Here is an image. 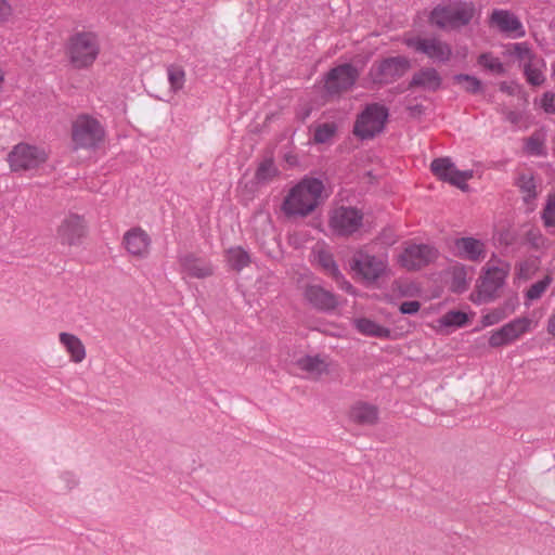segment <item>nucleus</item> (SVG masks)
I'll return each mask as SVG.
<instances>
[{
    "label": "nucleus",
    "mask_w": 555,
    "mask_h": 555,
    "mask_svg": "<svg viewBox=\"0 0 555 555\" xmlns=\"http://www.w3.org/2000/svg\"><path fill=\"white\" fill-rule=\"evenodd\" d=\"M509 272V266L502 267L491 266L483 267L482 274L477 284V294L475 302L488 304L494 301L499 296V291L505 284V280Z\"/></svg>",
    "instance_id": "obj_9"
},
{
    "label": "nucleus",
    "mask_w": 555,
    "mask_h": 555,
    "mask_svg": "<svg viewBox=\"0 0 555 555\" xmlns=\"http://www.w3.org/2000/svg\"><path fill=\"white\" fill-rule=\"evenodd\" d=\"M518 186L525 194L524 199L529 202L537 196L534 179L531 176L522 175L518 180Z\"/></svg>",
    "instance_id": "obj_40"
},
{
    "label": "nucleus",
    "mask_w": 555,
    "mask_h": 555,
    "mask_svg": "<svg viewBox=\"0 0 555 555\" xmlns=\"http://www.w3.org/2000/svg\"><path fill=\"white\" fill-rule=\"evenodd\" d=\"M124 246L129 254L138 258L149 255L151 238L141 228H132L124 234Z\"/></svg>",
    "instance_id": "obj_21"
},
{
    "label": "nucleus",
    "mask_w": 555,
    "mask_h": 555,
    "mask_svg": "<svg viewBox=\"0 0 555 555\" xmlns=\"http://www.w3.org/2000/svg\"><path fill=\"white\" fill-rule=\"evenodd\" d=\"M541 108L546 114H555V93L546 91L541 98Z\"/></svg>",
    "instance_id": "obj_43"
},
{
    "label": "nucleus",
    "mask_w": 555,
    "mask_h": 555,
    "mask_svg": "<svg viewBox=\"0 0 555 555\" xmlns=\"http://www.w3.org/2000/svg\"><path fill=\"white\" fill-rule=\"evenodd\" d=\"M478 63L496 74H503L505 72L502 62L498 57L492 56L491 53L480 54L478 57Z\"/></svg>",
    "instance_id": "obj_38"
},
{
    "label": "nucleus",
    "mask_w": 555,
    "mask_h": 555,
    "mask_svg": "<svg viewBox=\"0 0 555 555\" xmlns=\"http://www.w3.org/2000/svg\"><path fill=\"white\" fill-rule=\"evenodd\" d=\"M467 322V314L457 311V310H451L447 312L442 318L440 319V324L443 326H455L461 327L465 325Z\"/></svg>",
    "instance_id": "obj_35"
},
{
    "label": "nucleus",
    "mask_w": 555,
    "mask_h": 555,
    "mask_svg": "<svg viewBox=\"0 0 555 555\" xmlns=\"http://www.w3.org/2000/svg\"><path fill=\"white\" fill-rule=\"evenodd\" d=\"M357 331L363 335L378 338H388L390 336V330L382 326L373 320L366 318H360L354 321Z\"/></svg>",
    "instance_id": "obj_27"
},
{
    "label": "nucleus",
    "mask_w": 555,
    "mask_h": 555,
    "mask_svg": "<svg viewBox=\"0 0 555 555\" xmlns=\"http://www.w3.org/2000/svg\"><path fill=\"white\" fill-rule=\"evenodd\" d=\"M430 170L439 180L461 190H466V181L473 178L472 170H459L449 157L435 158L430 164Z\"/></svg>",
    "instance_id": "obj_15"
},
{
    "label": "nucleus",
    "mask_w": 555,
    "mask_h": 555,
    "mask_svg": "<svg viewBox=\"0 0 555 555\" xmlns=\"http://www.w3.org/2000/svg\"><path fill=\"white\" fill-rule=\"evenodd\" d=\"M469 268L463 263H455L450 268L451 274V291L453 293L462 294L468 289L469 280L468 278Z\"/></svg>",
    "instance_id": "obj_26"
},
{
    "label": "nucleus",
    "mask_w": 555,
    "mask_h": 555,
    "mask_svg": "<svg viewBox=\"0 0 555 555\" xmlns=\"http://www.w3.org/2000/svg\"><path fill=\"white\" fill-rule=\"evenodd\" d=\"M337 127L334 122H324L319 125L313 134L315 143L323 144L328 142L336 133Z\"/></svg>",
    "instance_id": "obj_33"
},
{
    "label": "nucleus",
    "mask_w": 555,
    "mask_h": 555,
    "mask_svg": "<svg viewBox=\"0 0 555 555\" xmlns=\"http://www.w3.org/2000/svg\"><path fill=\"white\" fill-rule=\"evenodd\" d=\"M522 69L526 80L529 85L538 87L544 83V70L546 69V64L545 61L539 55L524 64Z\"/></svg>",
    "instance_id": "obj_25"
},
{
    "label": "nucleus",
    "mask_w": 555,
    "mask_h": 555,
    "mask_svg": "<svg viewBox=\"0 0 555 555\" xmlns=\"http://www.w3.org/2000/svg\"><path fill=\"white\" fill-rule=\"evenodd\" d=\"M317 260L323 271L332 279H341V272L334 259V256L330 251L320 249L317 253Z\"/></svg>",
    "instance_id": "obj_28"
},
{
    "label": "nucleus",
    "mask_w": 555,
    "mask_h": 555,
    "mask_svg": "<svg viewBox=\"0 0 555 555\" xmlns=\"http://www.w3.org/2000/svg\"><path fill=\"white\" fill-rule=\"evenodd\" d=\"M363 224V214L356 207L340 206L333 210L330 227L339 236H350Z\"/></svg>",
    "instance_id": "obj_12"
},
{
    "label": "nucleus",
    "mask_w": 555,
    "mask_h": 555,
    "mask_svg": "<svg viewBox=\"0 0 555 555\" xmlns=\"http://www.w3.org/2000/svg\"><path fill=\"white\" fill-rule=\"evenodd\" d=\"M228 262L232 269L241 271L250 262V257L242 247H232L227 253Z\"/></svg>",
    "instance_id": "obj_31"
},
{
    "label": "nucleus",
    "mask_w": 555,
    "mask_h": 555,
    "mask_svg": "<svg viewBox=\"0 0 555 555\" xmlns=\"http://www.w3.org/2000/svg\"><path fill=\"white\" fill-rule=\"evenodd\" d=\"M506 318V312H505V308H495L493 309L492 311H490L489 313L485 314L482 317V324L485 326H491V325H494L496 323H499L500 321L504 320Z\"/></svg>",
    "instance_id": "obj_42"
},
{
    "label": "nucleus",
    "mask_w": 555,
    "mask_h": 555,
    "mask_svg": "<svg viewBox=\"0 0 555 555\" xmlns=\"http://www.w3.org/2000/svg\"><path fill=\"white\" fill-rule=\"evenodd\" d=\"M388 116L389 112L385 105L378 103L366 105L354 122V134L362 140L374 138L384 130Z\"/></svg>",
    "instance_id": "obj_7"
},
{
    "label": "nucleus",
    "mask_w": 555,
    "mask_h": 555,
    "mask_svg": "<svg viewBox=\"0 0 555 555\" xmlns=\"http://www.w3.org/2000/svg\"><path fill=\"white\" fill-rule=\"evenodd\" d=\"M453 254L472 262H480L487 257L486 243L473 236L455 238Z\"/></svg>",
    "instance_id": "obj_17"
},
{
    "label": "nucleus",
    "mask_w": 555,
    "mask_h": 555,
    "mask_svg": "<svg viewBox=\"0 0 555 555\" xmlns=\"http://www.w3.org/2000/svg\"><path fill=\"white\" fill-rule=\"evenodd\" d=\"M438 250L428 244H410L399 256V263L406 270H418L438 258Z\"/></svg>",
    "instance_id": "obj_14"
},
{
    "label": "nucleus",
    "mask_w": 555,
    "mask_h": 555,
    "mask_svg": "<svg viewBox=\"0 0 555 555\" xmlns=\"http://www.w3.org/2000/svg\"><path fill=\"white\" fill-rule=\"evenodd\" d=\"M182 271L191 278L205 279L214 274L210 262L197 258L193 254H186L179 258Z\"/></svg>",
    "instance_id": "obj_22"
},
{
    "label": "nucleus",
    "mask_w": 555,
    "mask_h": 555,
    "mask_svg": "<svg viewBox=\"0 0 555 555\" xmlns=\"http://www.w3.org/2000/svg\"><path fill=\"white\" fill-rule=\"evenodd\" d=\"M279 175V170L274 165L273 159L267 158L261 162L256 170L255 179L259 184H266L273 180Z\"/></svg>",
    "instance_id": "obj_30"
},
{
    "label": "nucleus",
    "mask_w": 555,
    "mask_h": 555,
    "mask_svg": "<svg viewBox=\"0 0 555 555\" xmlns=\"http://www.w3.org/2000/svg\"><path fill=\"white\" fill-rule=\"evenodd\" d=\"M105 130L100 121L89 115H79L72 127V139L76 149H95L104 140Z\"/></svg>",
    "instance_id": "obj_6"
},
{
    "label": "nucleus",
    "mask_w": 555,
    "mask_h": 555,
    "mask_svg": "<svg viewBox=\"0 0 555 555\" xmlns=\"http://www.w3.org/2000/svg\"><path fill=\"white\" fill-rule=\"evenodd\" d=\"M408 109H409L411 116H414V117L420 116L424 113V106L421 104L409 106Z\"/></svg>",
    "instance_id": "obj_50"
},
{
    "label": "nucleus",
    "mask_w": 555,
    "mask_h": 555,
    "mask_svg": "<svg viewBox=\"0 0 555 555\" xmlns=\"http://www.w3.org/2000/svg\"><path fill=\"white\" fill-rule=\"evenodd\" d=\"M62 479L66 482L68 489L74 488L78 483L76 476L69 472L63 473Z\"/></svg>",
    "instance_id": "obj_49"
},
{
    "label": "nucleus",
    "mask_w": 555,
    "mask_h": 555,
    "mask_svg": "<svg viewBox=\"0 0 555 555\" xmlns=\"http://www.w3.org/2000/svg\"><path fill=\"white\" fill-rule=\"evenodd\" d=\"M512 47V54L521 63V66H524V64H526L529 60L531 61L533 57L538 56V54L531 50L529 43L527 42H517Z\"/></svg>",
    "instance_id": "obj_34"
},
{
    "label": "nucleus",
    "mask_w": 555,
    "mask_h": 555,
    "mask_svg": "<svg viewBox=\"0 0 555 555\" xmlns=\"http://www.w3.org/2000/svg\"><path fill=\"white\" fill-rule=\"evenodd\" d=\"M410 68L411 61L406 56H389L375 61L367 72L366 79L373 86H386L402 78Z\"/></svg>",
    "instance_id": "obj_5"
},
{
    "label": "nucleus",
    "mask_w": 555,
    "mask_h": 555,
    "mask_svg": "<svg viewBox=\"0 0 555 555\" xmlns=\"http://www.w3.org/2000/svg\"><path fill=\"white\" fill-rule=\"evenodd\" d=\"M420 308H421L420 301L410 300V301H403L399 307V311L402 314H415L418 312Z\"/></svg>",
    "instance_id": "obj_44"
},
{
    "label": "nucleus",
    "mask_w": 555,
    "mask_h": 555,
    "mask_svg": "<svg viewBox=\"0 0 555 555\" xmlns=\"http://www.w3.org/2000/svg\"><path fill=\"white\" fill-rule=\"evenodd\" d=\"M323 191L322 180L305 177L284 197L281 210L288 218L307 217L320 205Z\"/></svg>",
    "instance_id": "obj_1"
},
{
    "label": "nucleus",
    "mask_w": 555,
    "mask_h": 555,
    "mask_svg": "<svg viewBox=\"0 0 555 555\" xmlns=\"http://www.w3.org/2000/svg\"><path fill=\"white\" fill-rule=\"evenodd\" d=\"M552 279L548 275H545L542 280L533 283L528 291L526 292V297L529 300H537L541 298V296L548 288Z\"/></svg>",
    "instance_id": "obj_36"
},
{
    "label": "nucleus",
    "mask_w": 555,
    "mask_h": 555,
    "mask_svg": "<svg viewBox=\"0 0 555 555\" xmlns=\"http://www.w3.org/2000/svg\"><path fill=\"white\" fill-rule=\"evenodd\" d=\"M300 370L306 371L312 375L320 376L327 371V366L319 356H306L297 361Z\"/></svg>",
    "instance_id": "obj_29"
},
{
    "label": "nucleus",
    "mask_w": 555,
    "mask_h": 555,
    "mask_svg": "<svg viewBox=\"0 0 555 555\" xmlns=\"http://www.w3.org/2000/svg\"><path fill=\"white\" fill-rule=\"evenodd\" d=\"M12 14V8L7 0H0V23H4Z\"/></svg>",
    "instance_id": "obj_46"
},
{
    "label": "nucleus",
    "mask_w": 555,
    "mask_h": 555,
    "mask_svg": "<svg viewBox=\"0 0 555 555\" xmlns=\"http://www.w3.org/2000/svg\"><path fill=\"white\" fill-rule=\"evenodd\" d=\"M542 220L545 227H555V193L548 194L542 211Z\"/></svg>",
    "instance_id": "obj_41"
},
{
    "label": "nucleus",
    "mask_w": 555,
    "mask_h": 555,
    "mask_svg": "<svg viewBox=\"0 0 555 555\" xmlns=\"http://www.w3.org/2000/svg\"><path fill=\"white\" fill-rule=\"evenodd\" d=\"M354 276L367 285L388 275L389 264L386 255H374L366 249H357L349 260Z\"/></svg>",
    "instance_id": "obj_4"
},
{
    "label": "nucleus",
    "mask_w": 555,
    "mask_h": 555,
    "mask_svg": "<svg viewBox=\"0 0 555 555\" xmlns=\"http://www.w3.org/2000/svg\"><path fill=\"white\" fill-rule=\"evenodd\" d=\"M340 289L345 291L346 293L350 295H356L357 291L356 287L345 279L344 274L341 273V279H333Z\"/></svg>",
    "instance_id": "obj_45"
},
{
    "label": "nucleus",
    "mask_w": 555,
    "mask_h": 555,
    "mask_svg": "<svg viewBox=\"0 0 555 555\" xmlns=\"http://www.w3.org/2000/svg\"><path fill=\"white\" fill-rule=\"evenodd\" d=\"M547 331L555 336V314L548 320Z\"/></svg>",
    "instance_id": "obj_51"
},
{
    "label": "nucleus",
    "mask_w": 555,
    "mask_h": 555,
    "mask_svg": "<svg viewBox=\"0 0 555 555\" xmlns=\"http://www.w3.org/2000/svg\"><path fill=\"white\" fill-rule=\"evenodd\" d=\"M442 77L434 67H422L416 70L409 82L408 89H420L426 92H436L441 88Z\"/></svg>",
    "instance_id": "obj_20"
},
{
    "label": "nucleus",
    "mask_w": 555,
    "mask_h": 555,
    "mask_svg": "<svg viewBox=\"0 0 555 555\" xmlns=\"http://www.w3.org/2000/svg\"><path fill=\"white\" fill-rule=\"evenodd\" d=\"M525 150L529 155L533 156H545L546 151L544 147V142L538 134H532L526 141Z\"/></svg>",
    "instance_id": "obj_37"
},
{
    "label": "nucleus",
    "mask_w": 555,
    "mask_h": 555,
    "mask_svg": "<svg viewBox=\"0 0 555 555\" xmlns=\"http://www.w3.org/2000/svg\"><path fill=\"white\" fill-rule=\"evenodd\" d=\"M454 80L457 83H463L465 91L469 93H477L481 90V81L467 74H459L454 76Z\"/></svg>",
    "instance_id": "obj_39"
},
{
    "label": "nucleus",
    "mask_w": 555,
    "mask_h": 555,
    "mask_svg": "<svg viewBox=\"0 0 555 555\" xmlns=\"http://www.w3.org/2000/svg\"><path fill=\"white\" fill-rule=\"evenodd\" d=\"M167 76L172 92H178L183 89L185 83V70L181 66L175 64L167 66Z\"/></svg>",
    "instance_id": "obj_32"
},
{
    "label": "nucleus",
    "mask_w": 555,
    "mask_h": 555,
    "mask_svg": "<svg viewBox=\"0 0 555 555\" xmlns=\"http://www.w3.org/2000/svg\"><path fill=\"white\" fill-rule=\"evenodd\" d=\"M305 300L318 311H332L338 306L336 296L317 284H308L304 288Z\"/></svg>",
    "instance_id": "obj_18"
},
{
    "label": "nucleus",
    "mask_w": 555,
    "mask_h": 555,
    "mask_svg": "<svg viewBox=\"0 0 555 555\" xmlns=\"http://www.w3.org/2000/svg\"><path fill=\"white\" fill-rule=\"evenodd\" d=\"M520 87L517 83H508L503 81L500 83V91L509 95H515L519 91Z\"/></svg>",
    "instance_id": "obj_47"
},
{
    "label": "nucleus",
    "mask_w": 555,
    "mask_h": 555,
    "mask_svg": "<svg viewBox=\"0 0 555 555\" xmlns=\"http://www.w3.org/2000/svg\"><path fill=\"white\" fill-rule=\"evenodd\" d=\"M517 305H518V300L515 297V298H511V299L506 300L504 302V305L501 306L500 308H505L506 318H507L509 314H512L515 311Z\"/></svg>",
    "instance_id": "obj_48"
},
{
    "label": "nucleus",
    "mask_w": 555,
    "mask_h": 555,
    "mask_svg": "<svg viewBox=\"0 0 555 555\" xmlns=\"http://www.w3.org/2000/svg\"><path fill=\"white\" fill-rule=\"evenodd\" d=\"M532 320L527 317L516 318L502 327L492 331L488 339L489 346L499 348L516 341L526 333L530 332Z\"/></svg>",
    "instance_id": "obj_13"
},
{
    "label": "nucleus",
    "mask_w": 555,
    "mask_h": 555,
    "mask_svg": "<svg viewBox=\"0 0 555 555\" xmlns=\"http://www.w3.org/2000/svg\"><path fill=\"white\" fill-rule=\"evenodd\" d=\"M87 225L83 218L76 214L66 216L56 230V238L62 245L77 246L86 236Z\"/></svg>",
    "instance_id": "obj_16"
},
{
    "label": "nucleus",
    "mask_w": 555,
    "mask_h": 555,
    "mask_svg": "<svg viewBox=\"0 0 555 555\" xmlns=\"http://www.w3.org/2000/svg\"><path fill=\"white\" fill-rule=\"evenodd\" d=\"M403 43L435 63H448L452 57V47L436 36H404Z\"/></svg>",
    "instance_id": "obj_8"
},
{
    "label": "nucleus",
    "mask_w": 555,
    "mask_h": 555,
    "mask_svg": "<svg viewBox=\"0 0 555 555\" xmlns=\"http://www.w3.org/2000/svg\"><path fill=\"white\" fill-rule=\"evenodd\" d=\"M490 24L496 26L501 33L507 34L513 38H521L526 35L520 20L508 10H493L490 15Z\"/></svg>",
    "instance_id": "obj_19"
},
{
    "label": "nucleus",
    "mask_w": 555,
    "mask_h": 555,
    "mask_svg": "<svg viewBox=\"0 0 555 555\" xmlns=\"http://www.w3.org/2000/svg\"><path fill=\"white\" fill-rule=\"evenodd\" d=\"M349 417L358 425L373 426L378 422V409L366 402H357L351 406Z\"/></svg>",
    "instance_id": "obj_23"
},
{
    "label": "nucleus",
    "mask_w": 555,
    "mask_h": 555,
    "mask_svg": "<svg viewBox=\"0 0 555 555\" xmlns=\"http://www.w3.org/2000/svg\"><path fill=\"white\" fill-rule=\"evenodd\" d=\"M475 15L473 2L454 1L435 7L429 14V23L442 30L460 29L470 23Z\"/></svg>",
    "instance_id": "obj_2"
},
{
    "label": "nucleus",
    "mask_w": 555,
    "mask_h": 555,
    "mask_svg": "<svg viewBox=\"0 0 555 555\" xmlns=\"http://www.w3.org/2000/svg\"><path fill=\"white\" fill-rule=\"evenodd\" d=\"M99 36L93 31H78L72 35L66 44V55L76 69L91 67L100 54Z\"/></svg>",
    "instance_id": "obj_3"
},
{
    "label": "nucleus",
    "mask_w": 555,
    "mask_h": 555,
    "mask_svg": "<svg viewBox=\"0 0 555 555\" xmlns=\"http://www.w3.org/2000/svg\"><path fill=\"white\" fill-rule=\"evenodd\" d=\"M60 343L64 346L65 350L75 363H80L86 358V348L81 339L70 333L62 332L59 335Z\"/></svg>",
    "instance_id": "obj_24"
},
{
    "label": "nucleus",
    "mask_w": 555,
    "mask_h": 555,
    "mask_svg": "<svg viewBox=\"0 0 555 555\" xmlns=\"http://www.w3.org/2000/svg\"><path fill=\"white\" fill-rule=\"evenodd\" d=\"M46 160L44 150L25 143L15 145L8 155V162L13 171L38 168Z\"/></svg>",
    "instance_id": "obj_11"
},
{
    "label": "nucleus",
    "mask_w": 555,
    "mask_h": 555,
    "mask_svg": "<svg viewBox=\"0 0 555 555\" xmlns=\"http://www.w3.org/2000/svg\"><path fill=\"white\" fill-rule=\"evenodd\" d=\"M360 77V69L351 63L339 64L325 76L324 89L328 95H340L353 88Z\"/></svg>",
    "instance_id": "obj_10"
},
{
    "label": "nucleus",
    "mask_w": 555,
    "mask_h": 555,
    "mask_svg": "<svg viewBox=\"0 0 555 555\" xmlns=\"http://www.w3.org/2000/svg\"><path fill=\"white\" fill-rule=\"evenodd\" d=\"M508 119H509L511 121H515V120H516L514 113H509V115H508Z\"/></svg>",
    "instance_id": "obj_52"
}]
</instances>
